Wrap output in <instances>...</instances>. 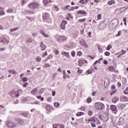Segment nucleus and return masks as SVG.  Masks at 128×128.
<instances>
[{
  "label": "nucleus",
  "mask_w": 128,
  "mask_h": 128,
  "mask_svg": "<svg viewBox=\"0 0 128 128\" xmlns=\"http://www.w3.org/2000/svg\"><path fill=\"white\" fill-rule=\"evenodd\" d=\"M104 104L102 103V102H98L96 104V108L98 110H104Z\"/></svg>",
  "instance_id": "f257e3e1"
},
{
  "label": "nucleus",
  "mask_w": 128,
  "mask_h": 128,
  "mask_svg": "<svg viewBox=\"0 0 128 128\" xmlns=\"http://www.w3.org/2000/svg\"><path fill=\"white\" fill-rule=\"evenodd\" d=\"M31 10H35V8H40V4L38 3H31L28 4Z\"/></svg>",
  "instance_id": "f03ea898"
},
{
  "label": "nucleus",
  "mask_w": 128,
  "mask_h": 128,
  "mask_svg": "<svg viewBox=\"0 0 128 128\" xmlns=\"http://www.w3.org/2000/svg\"><path fill=\"white\" fill-rule=\"evenodd\" d=\"M6 126H8V128H14L18 126V124H14L12 122H6Z\"/></svg>",
  "instance_id": "7ed1b4c3"
},
{
  "label": "nucleus",
  "mask_w": 128,
  "mask_h": 128,
  "mask_svg": "<svg viewBox=\"0 0 128 128\" xmlns=\"http://www.w3.org/2000/svg\"><path fill=\"white\" fill-rule=\"evenodd\" d=\"M111 110L114 113L116 114L118 112V108H116V106L114 105H110V106Z\"/></svg>",
  "instance_id": "20e7f679"
},
{
  "label": "nucleus",
  "mask_w": 128,
  "mask_h": 128,
  "mask_svg": "<svg viewBox=\"0 0 128 128\" xmlns=\"http://www.w3.org/2000/svg\"><path fill=\"white\" fill-rule=\"evenodd\" d=\"M14 120H16V122H18L20 124H24V119L16 118L14 119Z\"/></svg>",
  "instance_id": "39448f33"
},
{
  "label": "nucleus",
  "mask_w": 128,
  "mask_h": 128,
  "mask_svg": "<svg viewBox=\"0 0 128 128\" xmlns=\"http://www.w3.org/2000/svg\"><path fill=\"white\" fill-rule=\"evenodd\" d=\"M68 22L66 20H63L60 26L62 30H66V25Z\"/></svg>",
  "instance_id": "423d86ee"
},
{
  "label": "nucleus",
  "mask_w": 128,
  "mask_h": 128,
  "mask_svg": "<svg viewBox=\"0 0 128 128\" xmlns=\"http://www.w3.org/2000/svg\"><path fill=\"white\" fill-rule=\"evenodd\" d=\"M48 18H50V14L48 13H45L42 15V18L45 20H48Z\"/></svg>",
  "instance_id": "0eeeda50"
},
{
  "label": "nucleus",
  "mask_w": 128,
  "mask_h": 128,
  "mask_svg": "<svg viewBox=\"0 0 128 128\" xmlns=\"http://www.w3.org/2000/svg\"><path fill=\"white\" fill-rule=\"evenodd\" d=\"M0 42H3L4 44H8L9 42L6 38H0Z\"/></svg>",
  "instance_id": "6e6552de"
},
{
  "label": "nucleus",
  "mask_w": 128,
  "mask_h": 128,
  "mask_svg": "<svg viewBox=\"0 0 128 128\" xmlns=\"http://www.w3.org/2000/svg\"><path fill=\"white\" fill-rule=\"evenodd\" d=\"M80 44L81 46H84V48H88V46L86 44V41L82 40V41L80 42Z\"/></svg>",
  "instance_id": "1a4fd4ad"
},
{
  "label": "nucleus",
  "mask_w": 128,
  "mask_h": 128,
  "mask_svg": "<svg viewBox=\"0 0 128 128\" xmlns=\"http://www.w3.org/2000/svg\"><path fill=\"white\" fill-rule=\"evenodd\" d=\"M78 14H86V12L85 10H78L77 12Z\"/></svg>",
  "instance_id": "9d476101"
},
{
  "label": "nucleus",
  "mask_w": 128,
  "mask_h": 128,
  "mask_svg": "<svg viewBox=\"0 0 128 128\" xmlns=\"http://www.w3.org/2000/svg\"><path fill=\"white\" fill-rule=\"evenodd\" d=\"M119 100H120V98H118V97H114L112 99V102H114V104H116V102H118Z\"/></svg>",
  "instance_id": "9b49d317"
},
{
  "label": "nucleus",
  "mask_w": 128,
  "mask_h": 128,
  "mask_svg": "<svg viewBox=\"0 0 128 128\" xmlns=\"http://www.w3.org/2000/svg\"><path fill=\"white\" fill-rule=\"evenodd\" d=\"M6 12H4V9L2 8V7H0V16H4V14H5Z\"/></svg>",
  "instance_id": "f8f14e48"
},
{
  "label": "nucleus",
  "mask_w": 128,
  "mask_h": 128,
  "mask_svg": "<svg viewBox=\"0 0 128 128\" xmlns=\"http://www.w3.org/2000/svg\"><path fill=\"white\" fill-rule=\"evenodd\" d=\"M40 48H42L41 49L42 50H46V46L44 44V42H41L40 44Z\"/></svg>",
  "instance_id": "ddd939ff"
},
{
  "label": "nucleus",
  "mask_w": 128,
  "mask_h": 128,
  "mask_svg": "<svg viewBox=\"0 0 128 128\" xmlns=\"http://www.w3.org/2000/svg\"><path fill=\"white\" fill-rule=\"evenodd\" d=\"M57 40L58 42H64V36H59Z\"/></svg>",
  "instance_id": "4468645a"
},
{
  "label": "nucleus",
  "mask_w": 128,
  "mask_h": 128,
  "mask_svg": "<svg viewBox=\"0 0 128 128\" xmlns=\"http://www.w3.org/2000/svg\"><path fill=\"white\" fill-rule=\"evenodd\" d=\"M88 122H90L91 124L92 122H96V119L94 118H91L88 120Z\"/></svg>",
  "instance_id": "2eb2a0df"
},
{
  "label": "nucleus",
  "mask_w": 128,
  "mask_h": 128,
  "mask_svg": "<svg viewBox=\"0 0 128 128\" xmlns=\"http://www.w3.org/2000/svg\"><path fill=\"white\" fill-rule=\"evenodd\" d=\"M20 115L22 116H24V118H28V113L22 112L20 113Z\"/></svg>",
  "instance_id": "dca6fc26"
},
{
  "label": "nucleus",
  "mask_w": 128,
  "mask_h": 128,
  "mask_svg": "<svg viewBox=\"0 0 128 128\" xmlns=\"http://www.w3.org/2000/svg\"><path fill=\"white\" fill-rule=\"evenodd\" d=\"M62 54L65 56H67L68 58H70V53L68 52H62Z\"/></svg>",
  "instance_id": "f3484780"
},
{
  "label": "nucleus",
  "mask_w": 128,
  "mask_h": 128,
  "mask_svg": "<svg viewBox=\"0 0 128 128\" xmlns=\"http://www.w3.org/2000/svg\"><path fill=\"white\" fill-rule=\"evenodd\" d=\"M8 14H12L14 12V9L13 8H8L6 10Z\"/></svg>",
  "instance_id": "a211bd4d"
},
{
  "label": "nucleus",
  "mask_w": 128,
  "mask_h": 128,
  "mask_svg": "<svg viewBox=\"0 0 128 128\" xmlns=\"http://www.w3.org/2000/svg\"><path fill=\"white\" fill-rule=\"evenodd\" d=\"M51 2L52 1L50 0H43V2L45 6H46V4H48V2Z\"/></svg>",
  "instance_id": "6ab92c4d"
},
{
  "label": "nucleus",
  "mask_w": 128,
  "mask_h": 128,
  "mask_svg": "<svg viewBox=\"0 0 128 128\" xmlns=\"http://www.w3.org/2000/svg\"><path fill=\"white\" fill-rule=\"evenodd\" d=\"M124 122V118H121L119 119L118 122L120 124H123Z\"/></svg>",
  "instance_id": "aec40b11"
},
{
  "label": "nucleus",
  "mask_w": 128,
  "mask_h": 128,
  "mask_svg": "<svg viewBox=\"0 0 128 128\" xmlns=\"http://www.w3.org/2000/svg\"><path fill=\"white\" fill-rule=\"evenodd\" d=\"M82 114H84V113L83 112H78L77 113L76 116H82Z\"/></svg>",
  "instance_id": "412c9836"
},
{
  "label": "nucleus",
  "mask_w": 128,
  "mask_h": 128,
  "mask_svg": "<svg viewBox=\"0 0 128 128\" xmlns=\"http://www.w3.org/2000/svg\"><path fill=\"white\" fill-rule=\"evenodd\" d=\"M36 92H38V88H36L32 90V91L31 92L33 94H36Z\"/></svg>",
  "instance_id": "4be33fe9"
},
{
  "label": "nucleus",
  "mask_w": 128,
  "mask_h": 128,
  "mask_svg": "<svg viewBox=\"0 0 128 128\" xmlns=\"http://www.w3.org/2000/svg\"><path fill=\"white\" fill-rule=\"evenodd\" d=\"M9 74H16V70H8Z\"/></svg>",
  "instance_id": "5701e85b"
},
{
  "label": "nucleus",
  "mask_w": 128,
  "mask_h": 128,
  "mask_svg": "<svg viewBox=\"0 0 128 128\" xmlns=\"http://www.w3.org/2000/svg\"><path fill=\"white\" fill-rule=\"evenodd\" d=\"M18 30V28L17 27L16 28L10 29V32H16V30Z\"/></svg>",
  "instance_id": "b1692460"
},
{
  "label": "nucleus",
  "mask_w": 128,
  "mask_h": 128,
  "mask_svg": "<svg viewBox=\"0 0 128 128\" xmlns=\"http://www.w3.org/2000/svg\"><path fill=\"white\" fill-rule=\"evenodd\" d=\"M114 4V0H110L108 2V4L109 6H112V4Z\"/></svg>",
  "instance_id": "393cba45"
},
{
  "label": "nucleus",
  "mask_w": 128,
  "mask_h": 128,
  "mask_svg": "<svg viewBox=\"0 0 128 128\" xmlns=\"http://www.w3.org/2000/svg\"><path fill=\"white\" fill-rule=\"evenodd\" d=\"M91 126H92V128H96V122H91Z\"/></svg>",
  "instance_id": "a878e982"
},
{
  "label": "nucleus",
  "mask_w": 128,
  "mask_h": 128,
  "mask_svg": "<svg viewBox=\"0 0 128 128\" xmlns=\"http://www.w3.org/2000/svg\"><path fill=\"white\" fill-rule=\"evenodd\" d=\"M108 70H110L111 72H114V66H110V68H108Z\"/></svg>",
  "instance_id": "bb28decb"
},
{
  "label": "nucleus",
  "mask_w": 128,
  "mask_h": 128,
  "mask_svg": "<svg viewBox=\"0 0 128 128\" xmlns=\"http://www.w3.org/2000/svg\"><path fill=\"white\" fill-rule=\"evenodd\" d=\"M69 8H70V6H67L65 8H62V10H68Z\"/></svg>",
  "instance_id": "cd10ccee"
},
{
  "label": "nucleus",
  "mask_w": 128,
  "mask_h": 128,
  "mask_svg": "<svg viewBox=\"0 0 128 128\" xmlns=\"http://www.w3.org/2000/svg\"><path fill=\"white\" fill-rule=\"evenodd\" d=\"M112 48V45L110 44L108 45V47L106 48L107 50H110Z\"/></svg>",
  "instance_id": "c85d7f7f"
},
{
  "label": "nucleus",
  "mask_w": 128,
  "mask_h": 128,
  "mask_svg": "<svg viewBox=\"0 0 128 128\" xmlns=\"http://www.w3.org/2000/svg\"><path fill=\"white\" fill-rule=\"evenodd\" d=\"M54 105V106H56V108H58V106H60V103L55 102Z\"/></svg>",
  "instance_id": "c756f323"
},
{
  "label": "nucleus",
  "mask_w": 128,
  "mask_h": 128,
  "mask_svg": "<svg viewBox=\"0 0 128 128\" xmlns=\"http://www.w3.org/2000/svg\"><path fill=\"white\" fill-rule=\"evenodd\" d=\"M123 100H125L126 102H128V97H126V96H124L122 98Z\"/></svg>",
  "instance_id": "7c9ffc66"
},
{
  "label": "nucleus",
  "mask_w": 128,
  "mask_h": 128,
  "mask_svg": "<svg viewBox=\"0 0 128 128\" xmlns=\"http://www.w3.org/2000/svg\"><path fill=\"white\" fill-rule=\"evenodd\" d=\"M22 82H28V78H26V77H24L22 78Z\"/></svg>",
  "instance_id": "2f4dec72"
},
{
  "label": "nucleus",
  "mask_w": 128,
  "mask_h": 128,
  "mask_svg": "<svg viewBox=\"0 0 128 128\" xmlns=\"http://www.w3.org/2000/svg\"><path fill=\"white\" fill-rule=\"evenodd\" d=\"M26 42L28 44H30V42H32V38H30V39L28 40H27Z\"/></svg>",
  "instance_id": "473e14b6"
},
{
  "label": "nucleus",
  "mask_w": 128,
  "mask_h": 128,
  "mask_svg": "<svg viewBox=\"0 0 128 128\" xmlns=\"http://www.w3.org/2000/svg\"><path fill=\"white\" fill-rule=\"evenodd\" d=\"M87 102L90 104V102H92V98H87Z\"/></svg>",
  "instance_id": "72a5a7b5"
},
{
  "label": "nucleus",
  "mask_w": 128,
  "mask_h": 128,
  "mask_svg": "<svg viewBox=\"0 0 128 128\" xmlns=\"http://www.w3.org/2000/svg\"><path fill=\"white\" fill-rule=\"evenodd\" d=\"M105 56H108L110 54V53L109 52H106L104 53Z\"/></svg>",
  "instance_id": "f704fd0d"
},
{
  "label": "nucleus",
  "mask_w": 128,
  "mask_h": 128,
  "mask_svg": "<svg viewBox=\"0 0 128 128\" xmlns=\"http://www.w3.org/2000/svg\"><path fill=\"white\" fill-rule=\"evenodd\" d=\"M54 8H55V10H56V12H58L60 8H58V7L57 6H54Z\"/></svg>",
  "instance_id": "c9c22d12"
},
{
  "label": "nucleus",
  "mask_w": 128,
  "mask_h": 128,
  "mask_svg": "<svg viewBox=\"0 0 128 128\" xmlns=\"http://www.w3.org/2000/svg\"><path fill=\"white\" fill-rule=\"evenodd\" d=\"M53 128H60V126H58V124H54Z\"/></svg>",
  "instance_id": "e433bc0d"
},
{
  "label": "nucleus",
  "mask_w": 128,
  "mask_h": 128,
  "mask_svg": "<svg viewBox=\"0 0 128 128\" xmlns=\"http://www.w3.org/2000/svg\"><path fill=\"white\" fill-rule=\"evenodd\" d=\"M14 92H16L14 91H12V92H9V94L12 96V98L14 96L12 94H14Z\"/></svg>",
  "instance_id": "4c0bfd02"
},
{
  "label": "nucleus",
  "mask_w": 128,
  "mask_h": 128,
  "mask_svg": "<svg viewBox=\"0 0 128 128\" xmlns=\"http://www.w3.org/2000/svg\"><path fill=\"white\" fill-rule=\"evenodd\" d=\"M71 54H72V56H76V52H74V51L72 52Z\"/></svg>",
  "instance_id": "58836bf2"
},
{
  "label": "nucleus",
  "mask_w": 128,
  "mask_h": 128,
  "mask_svg": "<svg viewBox=\"0 0 128 128\" xmlns=\"http://www.w3.org/2000/svg\"><path fill=\"white\" fill-rule=\"evenodd\" d=\"M98 20H101L102 19V14H98Z\"/></svg>",
  "instance_id": "ea45409f"
},
{
  "label": "nucleus",
  "mask_w": 128,
  "mask_h": 128,
  "mask_svg": "<svg viewBox=\"0 0 128 128\" xmlns=\"http://www.w3.org/2000/svg\"><path fill=\"white\" fill-rule=\"evenodd\" d=\"M88 114H89V116H92V110H89L88 112Z\"/></svg>",
  "instance_id": "a19ab883"
},
{
  "label": "nucleus",
  "mask_w": 128,
  "mask_h": 128,
  "mask_svg": "<svg viewBox=\"0 0 128 128\" xmlns=\"http://www.w3.org/2000/svg\"><path fill=\"white\" fill-rule=\"evenodd\" d=\"M48 102H52V98L51 97L48 98Z\"/></svg>",
  "instance_id": "79ce46f5"
},
{
  "label": "nucleus",
  "mask_w": 128,
  "mask_h": 128,
  "mask_svg": "<svg viewBox=\"0 0 128 128\" xmlns=\"http://www.w3.org/2000/svg\"><path fill=\"white\" fill-rule=\"evenodd\" d=\"M78 55L79 56H80L82 54V52L79 51L78 52Z\"/></svg>",
  "instance_id": "37998d69"
},
{
  "label": "nucleus",
  "mask_w": 128,
  "mask_h": 128,
  "mask_svg": "<svg viewBox=\"0 0 128 128\" xmlns=\"http://www.w3.org/2000/svg\"><path fill=\"white\" fill-rule=\"evenodd\" d=\"M79 2H80V4H84V0H80Z\"/></svg>",
  "instance_id": "c03bdc74"
},
{
  "label": "nucleus",
  "mask_w": 128,
  "mask_h": 128,
  "mask_svg": "<svg viewBox=\"0 0 128 128\" xmlns=\"http://www.w3.org/2000/svg\"><path fill=\"white\" fill-rule=\"evenodd\" d=\"M91 34H92V32H89L88 33V36H89L90 38H92Z\"/></svg>",
  "instance_id": "a18cd8bd"
},
{
  "label": "nucleus",
  "mask_w": 128,
  "mask_h": 128,
  "mask_svg": "<svg viewBox=\"0 0 128 128\" xmlns=\"http://www.w3.org/2000/svg\"><path fill=\"white\" fill-rule=\"evenodd\" d=\"M46 110H48V112H50L52 111V108H46Z\"/></svg>",
  "instance_id": "49530a36"
},
{
  "label": "nucleus",
  "mask_w": 128,
  "mask_h": 128,
  "mask_svg": "<svg viewBox=\"0 0 128 128\" xmlns=\"http://www.w3.org/2000/svg\"><path fill=\"white\" fill-rule=\"evenodd\" d=\"M121 31L120 30L118 32V34H116V36H120L121 34Z\"/></svg>",
  "instance_id": "de8ad7c7"
},
{
  "label": "nucleus",
  "mask_w": 128,
  "mask_h": 128,
  "mask_svg": "<svg viewBox=\"0 0 128 128\" xmlns=\"http://www.w3.org/2000/svg\"><path fill=\"white\" fill-rule=\"evenodd\" d=\"M84 20H86V18L79 20V22H84Z\"/></svg>",
  "instance_id": "09e8293b"
},
{
  "label": "nucleus",
  "mask_w": 128,
  "mask_h": 128,
  "mask_svg": "<svg viewBox=\"0 0 128 128\" xmlns=\"http://www.w3.org/2000/svg\"><path fill=\"white\" fill-rule=\"evenodd\" d=\"M54 52L55 54H56V55L58 54V50H55L54 51Z\"/></svg>",
  "instance_id": "8fccbe9b"
},
{
  "label": "nucleus",
  "mask_w": 128,
  "mask_h": 128,
  "mask_svg": "<svg viewBox=\"0 0 128 128\" xmlns=\"http://www.w3.org/2000/svg\"><path fill=\"white\" fill-rule=\"evenodd\" d=\"M112 90H114L116 88V86L114 85H112L111 86Z\"/></svg>",
  "instance_id": "3c124183"
},
{
  "label": "nucleus",
  "mask_w": 128,
  "mask_h": 128,
  "mask_svg": "<svg viewBox=\"0 0 128 128\" xmlns=\"http://www.w3.org/2000/svg\"><path fill=\"white\" fill-rule=\"evenodd\" d=\"M45 38H48V35L47 34H46L45 33H44L43 34Z\"/></svg>",
  "instance_id": "603ef678"
},
{
  "label": "nucleus",
  "mask_w": 128,
  "mask_h": 128,
  "mask_svg": "<svg viewBox=\"0 0 128 128\" xmlns=\"http://www.w3.org/2000/svg\"><path fill=\"white\" fill-rule=\"evenodd\" d=\"M28 83L26 82V83H25V84H24L23 85V86H24V88H26V86H28Z\"/></svg>",
  "instance_id": "864d4df0"
},
{
  "label": "nucleus",
  "mask_w": 128,
  "mask_h": 128,
  "mask_svg": "<svg viewBox=\"0 0 128 128\" xmlns=\"http://www.w3.org/2000/svg\"><path fill=\"white\" fill-rule=\"evenodd\" d=\"M124 94H128V92L126 91V90H125L124 91Z\"/></svg>",
  "instance_id": "5fc2aeb1"
},
{
  "label": "nucleus",
  "mask_w": 128,
  "mask_h": 128,
  "mask_svg": "<svg viewBox=\"0 0 128 128\" xmlns=\"http://www.w3.org/2000/svg\"><path fill=\"white\" fill-rule=\"evenodd\" d=\"M46 56H48V52H46L45 53L43 54V56L44 57Z\"/></svg>",
  "instance_id": "6e6d98bb"
},
{
  "label": "nucleus",
  "mask_w": 128,
  "mask_h": 128,
  "mask_svg": "<svg viewBox=\"0 0 128 128\" xmlns=\"http://www.w3.org/2000/svg\"><path fill=\"white\" fill-rule=\"evenodd\" d=\"M104 64L106 65L108 64V61L106 60H104Z\"/></svg>",
  "instance_id": "4d7b16f0"
},
{
  "label": "nucleus",
  "mask_w": 128,
  "mask_h": 128,
  "mask_svg": "<svg viewBox=\"0 0 128 128\" xmlns=\"http://www.w3.org/2000/svg\"><path fill=\"white\" fill-rule=\"evenodd\" d=\"M32 36H38V34H36V33H32Z\"/></svg>",
  "instance_id": "13d9d810"
},
{
  "label": "nucleus",
  "mask_w": 128,
  "mask_h": 128,
  "mask_svg": "<svg viewBox=\"0 0 128 128\" xmlns=\"http://www.w3.org/2000/svg\"><path fill=\"white\" fill-rule=\"evenodd\" d=\"M52 96H56V92H55V91H53V92H52Z\"/></svg>",
  "instance_id": "bf43d9fd"
},
{
  "label": "nucleus",
  "mask_w": 128,
  "mask_h": 128,
  "mask_svg": "<svg viewBox=\"0 0 128 128\" xmlns=\"http://www.w3.org/2000/svg\"><path fill=\"white\" fill-rule=\"evenodd\" d=\"M126 52L124 50H122V52L121 54H126Z\"/></svg>",
  "instance_id": "052dcab7"
},
{
  "label": "nucleus",
  "mask_w": 128,
  "mask_h": 128,
  "mask_svg": "<svg viewBox=\"0 0 128 128\" xmlns=\"http://www.w3.org/2000/svg\"><path fill=\"white\" fill-rule=\"evenodd\" d=\"M40 34H44V30H40Z\"/></svg>",
  "instance_id": "680f3d73"
},
{
  "label": "nucleus",
  "mask_w": 128,
  "mask_h": 128,
  "mask_svg": "<svg viewBox=\"0 0 128 128\" xmlns=\"http://www.w3.org/2000/svg\"><path fill=\"white\" fill-rule=\"evenodd\" d=\"M48 58L50 60V58H52V55L50 54L49 56L48 57Z\"/></svg>",
  "instance_id": "e2e57ef3"
},
{
  "label": "nucleus",
  "mask_w": 128,
  "mask_h": 128,
  "mask_svg": "<svg viewBox=\"0 0 128 128\" xmlns=\"http://www.w3.org/2000/svg\"><path fill=\"white\" fill-rule=\"evenodd\" d=\"M92 73V71L89 70L88 71V74H90Z\"/></svg>",
  "instance_id": "0e129e2a"
},
{
  "label": "nucleus",
  "mask_w": 128,
  "mask_h": 128,
  "mask_svg": "<svg viewBox=\"0 0 128 128\" xmlns=\"http://www.w3.org/2000/svg\"><path fill=\"white\" fill-rule=\"evenodd\" d=\"M115 93H116V91H112V92L110 93V95L112 96V94H114Z\"/></svg>",
  "instance_id": "69168bd1"
},
{
  "label": "nucleus",
  "mask_w": 128,
  "mask_h": 128,
  "mask_svg": "<svg viewBox=\"0 0 128 128\" xmlns=\"http://www.w3.org/2000/svg\"><path fill=\"white\" fill-rule=\"evenodd\" d=\"M81 110H85L86 108L84 107H82L80 108Z\"/></svg>",
  "instance_id": "338daca9"
},
{
  "label": "nucleus",
  "mask_w": 128,
  "mask_h": 128,
  "mask_svg": "<svg viewBox=\"0 0 128 128\" xmlns=\"http://www.w3.org/2000/svg\"><path fill=\"white\" fill-rule=\"evenodd\" d=\"M74 7H72L71 8L69 9V10H74Z\"/></svg>",
  "instance_id": "774afa93"
}]
</instances>
